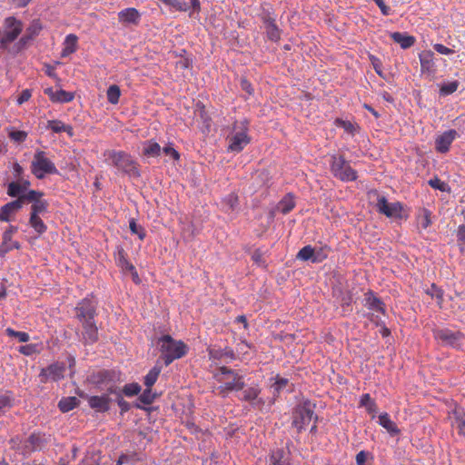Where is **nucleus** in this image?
<instances>
[{
	"instance_id": "obj_1",
	"label": "nucleus",
	"mask_w": 465,
	"mask_h": 465,
	"mask_svg": "<svg viewBox=\"0 0 465 465\" xmlns=\"http://www.w3.org/2000/svg\"><path fill=\"white\" fill-rule=\"evenodd\" d=\"M104 156L105 163L114 167L118 173L130 177H140L139 164L130 153L124 151L106 150Z\"/></svg>"
},
{
	"instance_id": "obj_2",
	"label": "nucleus",
	"mask_w": 465,
	"mask_h": 465,
	"mask_svg": "<svg viewBox=\"0 0 465 465\" xmlns=\"http://www.w3.org/2000/svg\"><path fill=\"white\" fill-rule=\"evenodd\" d=\"M214 379L221 383L218 393L226 397L232 391H239L244 388V379L237 371L225 366L219 367L213 372Z\"/></svg>"
},
{
	"instance_id": "obj_3",
	"label": "nucleus",
	"mask_w": 465,
	"mask_h": 465,
	"mask_svg": "<svg viewBox=\"0 0 465 465\" xmlns=\"http://www.w3.org/2000/svg\"><path fill=\"white\" fill-rule=\"evenodd\" d=\"M249 126L250 123L247 119L234 121L226 137L228 142L227 149L229 152L238 153L251 143Z\"/></svg>"
},
{
	"instance_id": "obj_4",
	"label": "nucleus",
	"mask_w": 465,
	"mask_h": 465,
	"mask_svg": "<svg viewBox=\"0 0 465 465\" xmlns=\"http://www.w3.org/2000/svg\"><path fill=\"white\" fill-rule=\"evenodd\" d=\"M158 345L166 366L183 357L188 351V346L183 341L174 340L170 335L162 336L158 340Z\"/></svg>"
},
{
	"instance_id": "obj_5",
	"label": "nucleus",
	"mask_w": 465,
	"mask_h": 465,
	"mask_svg": "<svg viewBox=\"0 0 465 465\" xmlns=\"http://www.w3.org/2000/svg\"><path fill=\"white\" fill-rule=\"evenodd\" d=\"M314 409L315 404L308 400L301 401L293 409L292 413V425L297 430L298 433L305 430L312 420L317 421L318 417L314 413Z\"/></svg>"
},
{
	"instance_id": "obj_6",
	"label": "nucleus",
	"mask_w": 465,
	"mask_h": 465,
	"mask_svg": "<svg viewBox=\"0 0 465 465\" xmlns=\"http://www.w3.org/2000/svg\"><path fill=\"white\" fill-rule=\"evenodd\" d=\"M121 381V373L114 370H102L90 376V381L99 390L108 394L117 393V383Z\"/></svg>"
},
{
	"instance_id": "obj_7",
	"label": "nucleus",
	"mask_w": 465,
	"mask_h": 465,
	"mask_svg": "<svg viewBox=\"0 0 465 465\" xmlns=\"http://www.w3.org/2000/svg\"><path fill=\"white\" fill-rule=\"evenodd\" d=\"M31 171L38 179H43L45 174L58 173L54 163L46 156L45 152L36 151L31 163Z\"/></svg>"
},
{
	"instance_id": "obj_8",
	"label": "nucleus",
	"mask_w": 465,
	"mask_h": 465,
	"mask_svg": "<svg viewBox=\"0 0 465 465\" xmlns=\"http://www.w3.org/2000/svg\"><path fill=\"white\" fill-rule=\"evenodd\" d=\"M332 174L342 182H351L357 179V172L341 155H332L331 162Z\"/></svg>"
},
{
	"instance_id": "obj_9",
	"label": "nucleus",
	"mask_w": 465,
	"mask_h": 465,
	"mask_svg": "<svg viewBox=\"0 0 465 465\" xmlns=\"http://www.w3.org/2000/svg\"><path fill=\"white\" fill-rule=\"evenodd\" d=\"M23 30L22 23L15 17H7L5 21L4 30L0 36V43L6 47L14 42Z\"/></svg>"
},
{
	"instance_id": "obj_10",
	"label": "nucleus",
	"mask_w": 465,
	"mask_h": 465,
	"mask_svg": "<svg viewBox=\"0 0 465 465\" xmlns=\"http://www.w3.org/2000/svg\"><path fill=\"white\" fill-rule=\"evenodd\" d=\"M436 340L444 345L459 348L461 345L463 334L460 331H454L450 329H437L433 331Z\"/></svg>"
},
{
	"instance_id": "obj_11",
	"label": "nucleus",
	"mask_w": 465,
	"mask_h": 465,
	"mask_svg": "<svg viewBox=\"0 0 465 465\" xmlns=\"http://www.w3.org/2000/svg\"><path fill=\"white\" fill-rule=\"evenodd\" d=\"M376 208L380 213L389 218H399L402 211V205L399 202L389 203L384 196L378 197Z\"/></svg>"
},
{
	"instance_id": "obj_12",
	"label": "nucleus",
	"mask_w": 465,
	"mask_h": 465,
	"mask_svg": "<svg viewBox=\"0 0 465 465\" xmlns=\"http://www.w3.org/2000/svg\"><path fill=\"white\" fill-rule=\"evenodd\" d=\"M76 318L80 322L94 320L96 314V302L92 298H84L75 307Z\"/></svg>"
},
{
	"instance_id": "obj_13",
	"label": "nucleus",
	"mask_w": 465,
	"mask_h": 465,
	"mask_svg": "<svg viewBox=\"0 0 465 465\" xmlns=\"http://www.w3.org/2000/svg\"><path fill=\"white\" fill-rule=\"evenodd\" d=\"M18 228L14 225H10L3 233V242L0 245V255L5 256L7 252L12 250L19 249L20 243L17 241L13 240V236L16 233Z\"/></svg>"
},
{
	"instance_id": "obj_14",
	"label": "nucleus",
	"mask_w": 465,
	"mask_h": 465,
	"mask_svg": "<svg viewBox=\"0 0 465 465\" xmlns=\"http://www.w3.org/2000/svg\"><path fill=\"white\" fill-rule=\"evenodd\" d=\"M65 367L62 363H54L47 368L42 369L39 375L42 382H47L48 381H59L64 377Z\"/></svg>"
},
{
	"instance_id": "obj_15",
	"label": "nucleus",
	"mask_w": 465,
	"mask_h": 465,
	"mask_svg": "<svg viewBox=\"0 0 465 465\" xmlns=\"http://www.w3.org/2000/svg\"><path fill=\"white\" fill-rule=\"evenodd\" d=\"M449 420L453 430H457L460 436L465 438V411L462 409H455L449 415Z\"/></svg>"
},
{
	"instance_id": "obj_16",
	"label": "nucleus",
	"mask_w": 465,
	"mask_h": 465,
	"mask_svg": "<svg viewBox=\"0 0 465 465\" xmlns=\"http://www.w3.org/2000/svg\"><path fill=\"white\" fill-rule=\"evenodd\" d=\"M457 132L449 130L438 136L435 141V148L439 153H445L449 152L450 144L455 140Z\"/></svg>"
},
{
	"instance_id": "obj_17",
	"label": "nucleus",
	"mask_w": 465,
	"mask_h": 465,
	"mask_svg": "<svg viewBox=\"0 0 465 465\" xmlns=\"http://www.w3.org/2000/svg\"><path fill=\"white\" fill-rule=\"evenodd\" d=\"M364 306L373 312H379L381 314H385L386 312L383 302L371 291H369L364 294Z\"/></svg>"
},
{
	"instance_id": "obj_18",
	"label": "nucleus",
	"mask_w": 465,
	"mask_h": 465,
	"mask_svg": "<svg viewBox=\"0 0 465 465\" xmlns=\"http://www.w3.org/2000/svg\"><path fill=\"white\" fill-rule=\"evenodd\" d=\"M83 326V339L85 343L93 344L98 341V329L94 320L81 322Z\"/></svg>"
},
{
	"instance_id": "obj_19",
	"label": "nucleus",
	"mask_w": 465,
	"mask_h": 465,
	"mask_svg": "<svg viewBox=\"0 0 465 465\" xmlns=\"http://www.w3.org/2000/svg\"><path fill=\"white\" fill-rule=\"evenodd\" d=\"M21 200H15L0 208V221L9 222L15 215V213L21 209Z\"/></svg>"
},
{
	"instance_id": "obj_20",
	"label": "nucleus",
	"mask_w": 465,
	"mask_h": 465,
	"mask_svg": "<svg viewBox=\"0 0 465 465\" xmlns=\"http://www.w3.org/2000/svg\"><path fill=\"white\" fill-rule=\"evenodd\" d=\"M51 441V435L40 432H35L27 438V442L31 445L33 451L42 450Z\"/></svg>"
},
{
	"instance_id": "obj_21",
	"label": "nucleus",
	"mask_w": 465,
	"mask_h": 465,
	"mask_svg": "<svg viewBox=\"0 0 465 465\" xmlns=\"http://www.w3.org/2000/svg\"><path fill=\"white\" fill-rule=\"evenodd\" d=\"M422 73L431 74L435 71L434 54L430 50H424L419 54Z\"/></svg>"
},
{
	"instance_id": "obj_22",
	"label": "nucleus",
	"mask_w": 465,
	"mask_h": 465,
	"mask_svg": "<svg viewBox=\"0 0 465 465\" xmlns=\"http://www.w3.org/2000/svg\"><path fill=\"white\" fill-rule=\"evenodd\" d=\"M45 94L49 96L50 100L54 103H68L74 99V94L63 89L54 91L53 88H45Z\"/></svg>"
},
{
	"instance_id": "obj_23",
	"label": "nucleus",
	"mask_w": 465,
	"mask_h": 465,
	"mask_svg": "<svg viewBox=\"0 0 465 465\" xmlns=\"http://www.w3.org/2000/svg\"><path fill=\"white\" fill-rule=\"evenodd\" d=\"M140 14L137 9L130 7L125 8L118 13L119 22L124 25H137L140 21Z\"/></svg>"
},
{
	"instance_id": "obj_24",
	"label": "nucleus",
	"mask_w": 465,
	"mask_h": 465,
	"mask_svg": "<svg viewBox=\"0 0 465 465\" xmlns=\"http://www.w3.org/2000/svg\"><path fill=\"white\" fill-rule=\"evenodd\" d=\"M110 399L108 395L88 397L89 406L97 412H104L109 410Z\"/></svg>"
},
{
	"instance_id": "obj_25",
	"label": "nucleus",
	"mask_w": 465,
	"mask_h": 465,
	"mask_svg": "<svg viewBox=\"0 0 465 465\" xmlns=\"http://www.w3.org/2000/svg\"><path fill=\"white\" fill-rule=\"evenodd\" d=\"M30 186V182L22 180L20 182H11L7 186V194L11 197H17L24 195Z\"/></svg>"
},
{
	"instance_id": "obj_26",
	"label": "nucleus",
	"mask_w": 465,
	"mask_h": 465,
	"mask_svg": "<svg viewBox=\"0 0 465 465\" xmlns=\"http://www.w3.org/2000/svg\"><path fill=\"white\" fill-rule=\"evenodd\" d=\"M263 24L265 25V30L267 36L272 41H278L281 37V31L275 24V20L272 18L270 15H264L262 17Z\"/></svg>"
},
{
	"instance_id": "obj_27",
	"label": "nucleus",
	"mask_w": 465,
	"mask_h": 465,
	"mask_svg": "<svg viewBox=\"0 0 465 465\" xmlns=\"http://www.w3.org/2000/svg\"><path fill=\"white\" fill-rule=\"evenodd\" d=\"M379 424L384 428L391 436H397L401 433V430L397 424L391 419L387 412L379 415Z\"/></svg>"
},
{
	"instance_id": "obj_28",
	"label": "nucleus",
	"mask_w": 465,
	"mask_h": 465,
	"mask_svg": "<svg viewBox=\"0 0 465 465\" xmlns=\"http://www.w3.org/2000/svg\"><path fill=\"white\" fill-rule=\"evenodd\" d=\"M260 392H261V390L257 386L249 387L242 391V398H240V400L248 401L252 406H256L258 404L262 405V404H263V401L261 399L257 400Z\"/></svg>"
},
{
	"instance_id": "obj_29",
	"label": "nucleus",
	"mask_w": 465,
	"mask_h": 465,
	"mask_svg": "<svg viewBox=\"0 0 465 465\" xmlns=\"http://www.w3.org/2000/svg\"><path fill=\"white\" fill-rule=\"evenodd\" d=\"M77 42L78 37L74 35L70 34L66 35L64 43H63V49L61 52L62 57H67L70 54H74L77 50Z\"/></svg>"
},
{
	"instance_id": "obj_30",
	"label": "nucleus",
	"mask_w": 465,
	"mask_h": 465,
	"mask_svg": "<svg viewBox=\"0 0 465 465\" xmlns=\"http://www.w3.org/2000/svg\"><path fill=\"white\" fill-rule=\"evenodd\" d=\"M269 465H291L289 455L282 449L272 450L269 458Z\"/></svg>"
},
{
	"instance_id": "obj_31",
	"label": "nucleus",
	"mask_w": 465,
	"mask_h": 465,
	"mask_svg": "<svg viewBox=\"0 0 465 465\" xmlns=\"http://www.w3.org/2000/svg\"><path fill=\"white\" fill-rule=\"evenodd\" d=\"M11 448L20 454L26 456L33 452L31 445L26 440H23L20 437H15L10 440Z\"/></svg>"
},
{
	"instance_id": "obj_32",
	"label": "nucleus",
	"mask_w": 465,
	"mask_h": 465,
	"mask_svg": "<svg viewBox=\"0 0 465 465\" xmlns=\"http://www.w3.org/2000/svg\"><path fill=\"white\" fill-rule=\"evenodd\" d=\"M391 38L401 45V48L407 49L415 43V37L407 34L394 32L391 34Z\"/></svg>"
},
{
	"instance_id": "obj_33",
	"label": "nucleus",
	"mask_w": 465,
	"mask_h": 465,
	"mask_svg": "<svg viewBox=\"0 0 465 465\" xmlns=\"http://www.w3.org/2000/svg\"><path fill=\"white\" fill-rule=\"evenodd\" d=\"M115 262L123 271L134 270V265L128 261L127 254L123 247L118 246L115 253Z\"/></svg>"
},
{
	"instance_id": "obj_34",
	"label": "nucleus",
	"mask_w": 465,
	"mask_h": 465,
	"mask_svg": "<svg viewBox=\"0 0 465 465\" xmlns=\"http://www.w3.org/2000/svg\"><path fill=\"white\" fill-rule=\"evenodd\" d=\"M162 148L160 144L153 140L146 141L143 143V155L147 157H157L160 155Z\"/></svg>"
},
{
	"instance_id": "obj_35",
	"label": "nucleus",
	"mask_w": 465,
	"mask_h": 465,
	"mask_svg": "<svg viewBox=\"0 0 465 465\" xmlns=\"http://www.w3.org/2000/svg\"><path fill=\"white\" fill-rule=\"evenodd\" d=\"M295 206L294 198L292 194L285 195L278 203L277 210L283 214L290 213Z\"/></svg>"
},
{
	"instance_id": "obj_36",
	"label": "nucleus",
	"mask_w": 465,
	"mask_h": 465,
	"mask_svg": "<svg viewBox=\"0 0 465 465\" xmlns=\"http://www.w3.org/2000/svg\"><path fill=\"white\" fill-rule=\"evenodd\" d=\"M79 400L76 397L62 398L58 402V408L62 412H68L77 407Z\"/></svg>"
},
{
	"instance_id": "obj_37",
	"label": "nucleus",
	"mask_w": 465,
	"mask_h": 465,
	"mask_svg": "<svg viewBox=\"0 0 465 465\" xmlns=\"http://www.w3.org/2000/svg\"><path fill=\"white\" fill-rule=\"evenodd\" d=\"M29 224L38 235L45 233L47 226L39 215H30Z\"/></svg>"
},
{
	"instance_id": "obj_38",
	"label": "nucleus",
	"mask_w": 465,
	"mask_h": 465,
	"mask_svg": "<svg viewBox=\"0 0 465 465\" xmlns=\"http://www.w3.org/2000/svg\"><path fill=\"white\" fill-rule=\"evenodd\" d=\"M44 193L39 191L35 190H29L25 193L24 195L20 196V198H17L16 200H21V207H23V204L27 203H34L35 202L38 201L43 197Z\"/></svg>"
},
{
	"instance_id": "obj_39",
	"label": "nucleus",
	"mask_w": 465,
	"mask_h": 465,
	"mask_svg": "<svg viewBox=\"0 0 465 465\" xmlns=\"http://www.w3.org/2000/svg\"><path fill=\"white\" fill-rule=\"evenodd\" d=\"M161 372V368L158 366H154L152 368L149 372L144 376L143 383L145 387L152 388L153 385L156 382Z\"/></svg>"
},
{
	"instance_id": "obj_40",
	"label": "nucleus",
	"mask_w": 465,
	"mask_h": 465,
	"mask_svg": "<svg viewBox=\"0 0 465 465\" xmlns=\"http://www.w3.org/2000/svg\"><path fill=\"white\" fill-rule=\"evenodd\" d=\"M360 406L365 407L366 411L374 415L377 411V406L375 401L371 398L369 393H365L361 397Z\"/></svg>"
},
{
	"instance_id": "obj_41",
	"label": "nucleus",
	"mask_w": 465,
	"mask_h": 465,
	"mask_svg": "<svg viewBox=\"0 0 465 465\" xmlns=\"http://www.w3.org/2000/svg\"><path fill=\"white\" fill-rule=\"evenodd\" d=\"M48 203L42 198L32 203L30 215H39L47 211Z\"/></svg>"
},
{
	"instance_id": "obj_42",
	"label": "nucleus",
	"mask_w": 465,
	"mask_h": 465,
	"mask_svg": "<svg viewBox=\"0 0 465 465\" xmlns=\"http://www.w3.org/2000/svg\"><path fill=\"white\" fill-rule=\"evenodd\" d=\"M121 91L118 85H110L106 92L107 100L112 104H116L119 102Z\"/></svg>"
},
{
	"instance_id": "obj_43",
	"label": "nucleus",
	"mask_w": 465,
	"mask_h": 465,
	"mask_svg": "<svg viewBox=\"0 0 465 465\" xmlns=\"http://www.w3.org/2000/svg\"><path fill=\"white\" fill-rule=\"evenodd\" d=\"M426 293L432 299H435L438 305L441 307L443 302V291L436 284H431L430 288L426 291Z\"/></svg>"
},
{
	"instance_id": "obj_44",
	"label": "nucleus",
	"mask_w": 465,
	"mask_h": 465,
	"mask_svg": "<svg viewBox=\"0 0 465 465\" xmlns=\"http://www.w3.org/2000/svg\"><path fill=\"white\" fill-rule=\"evenodd\" d=\"M315 249L311 245L302 247L297 253L296 258L301 261H311L312 262Z\"/></svg>"
},
{
	"instance_id": "obj_45",
	"label": "nucleus",
	"mask_w": 465,
	"mask_h": 465,
	"mask_svg": "<svg viewBox=\"0 0 465 465\" xmlns=\"http://www.w3.org/2000/svg\"><path fill=\"white\" fill-rule=\"evenodd\" d=\"M336 124L340 127H342L344 129L345 132H347L348 134H354L358 129H359V126L350 121H344V120H341V119H337L336 120Z\"/></svg>"
},
{
	"instance_id": "obj_46",
	"label": "nucleus",
	"mask_w": 465,
	"mask_h": 465,
	"mask_svg": "<svg viewBox=\"0 0 465 465\" xmlns=\"http://www.w3.org/2000/svg\"><path fill=\"white\" fill-rule=\"evenodd\" d=\"M5 332L9 337H14V338L18 339V341L20 342H27L30 340L29 334L25 331H15L12 328H7L5 330Z\"/></svg>"
},
{
	"instance_id": "obj_47",
	"label": "nucleus",
	"mask_w": 465,
	"mask_h": 465,
	"mask_svg": "<svg viewBox=\"0 0 465 465\" xmlns=\"http://www.w3.org/2000/svg\"><path fill=\"white\" fill-rule=\"evenodd\" d=\"M130 231L134 234H137L140 240H143L146 236L145 230L138 225L134 219H131L129 222Z\"/></svg>"
},
{
	"instance_id": "obj_48",
	"label": "nucleus",
	"mask_w": 465,
	"mask_h": 465,
	"mask_svg": "<svg viewBox=\"0 0 465 465\" xmlns=\"http://www.w3.org/2000/svg\"><path fill=\"white\" fill-rule=\"evenodd\" d=\"M141 391V386L138 383H129L124 385L123 393L127 397L138 395Z\"/></svg>"
},
{
	"instance_id": "obj_49",
	"label": "nucleus",
	"mask_w": 465,
	"mask_h": 465,
	"mask_svg": "<svg viewBox=\"0 0 465 465\" xmlns=\"http://www.w3.org/2000/svg\"><path fill=\"white\" fill-rule=\"evenodd\" d=\"M156 397V394L152 391V388H147L140 394L139 400L143 404H151Z\"/></svg>"
},
{
	"instance_id": "obj_50",
	"label": "nucleus",
	"mask_w": 465,
	"mask_h": 465,
	"mask_svg": "<svg viewBox=\"0 0 465 465\" xmlns=\"http://www.w3.org/2000/svg\"><path fill=\"white\" fill-rule=\"evenodd\" d=\"M66 124L60 120H50L47 122V129L55 134H60L64 131Z\"/></svg>"
},
{
	"instance_id": "obj_51",
	"label": "nucleus",
	"mask_w": 465,
	"mask_h": 465,
	"mask_svg": "<svg viewBox=\"0 0 465 465\" xmlns=\"http://www.w3.org/2000/svg\"><path fill=\"white\" fill-rule=\"evenodd\" d=\"M428 183L433 189L439 190L440 192H448L450 190L449 185L438 177H434L429 180Z\"/></svg>"
},
{
	"instance_id": "obj_52",
	"label": "nucleus",
	"mask_w": 465,
	"mask_h": 465,
	"mask_svg": "<svg viewBox=\"0 0 465 465\" xmlns=\"http://www.w3.org/2000/svg\"><path fill=\"white\" fill-rule=\"evenodd\" d=\"M12 407V399L7 394L0 395V416Z\"/></svg>"
},
{
	"instance_id": "obj_53",
	"label": "nucleus",
	"mask_w": 465,
	"mask_h": 465,
	"mask_svg": "<svg viewBox=\"0 0 465 465\" xmlns=\"http://www.w3.org/2000/svg\"><path fill=\"white\" fill-rule=\"evenodd\" d=\"M329 250L327 247H322L318 250L315 249L312 262L319 263L323 262L328 257Z\"/></svg>"
},
{
	"instance_id": "obj_54",
	"label": "nucleus",
	"mask_w": 465,
	"mask_h": 465,
	"mask_svg": "<svg viewBox=\"0 0 465 465\" xmlns=\"http://www.w3.org/2000/svg\"><path fill=\"white\" fill-rule=\"evenodd\" d=\"M223 202L230 210L233 211L238 205V196L235 193H230Z\"/></svg>"
},
{
	"instance_id": "obj_55",
	"label": "nucleus",
	"mask_w": 465,
	"mask_h": 465,
	"mask_svg": "<svg viewBox=\"0 0 465 465\" xmlns=\"http://www.w3.org/2000/svg\"><path fill=\"white\" fill-rule=\"evenodd\" d=\"M288 384V380L285 378H282L277 376L275 382L272 385L274 393H280V391L286 387Z\"/></svg>"
},
{
	"instance_id": "obj_56",
	"label": "nucleus",
	"mask_w": 465,
	"mask_h": 465,
	"mask_svg": "<svg viewBox=\"0 0 465 465\" xmlns=\"http://www.w3.org/2000/svg\"><path fill=\"white\" fill-rule=\"evenodd\" d=\"M18 351L20 353L26 355V356L33 355L38 351L37 345H35V344H26V345L20 346Z\"/></svg>"
},
{
	"instance_id": "obj_57",
	"label": "nucleus",
	"mask_w": 465,
	"mask_h": 465,
	"mask_svg": "<svg viewBox=\"0 0 465 465\" xmlns=\"http://www.w3.org/2000/svg\"><path fill=\"white\" fill-rule=\"evenodd\" d=\"M9 137L15 142L22 143L26 139L27 134L24 131H11Z\"/></svg>"
},
{
	"instance_id": "obj_58",
	"label": "nucleus",
	"mask_w": 465,
	"mask_h": 465,
	"mask_svg": "<svg viewBox=\"0 0 465 465\" xmlns=\"http://www.w3.org/2000/svg\"><path fill=\"white\" fill-rule=\"evenodd\" d=\"M458 88L457 82H450L440 88V92L444 94H450L454 93Z\"/></svg>"
},
{
	"instance_id": "obj_59",
	"label": "nucleus",
	"mask_w": 465,
	"mask_h": 465,
	"mask_svg": "<svg viewBox=\"0 0 465 465\" xmlns=\"http://www.w3.org/2000/svg\"><path fill=\"white\" fill-rule=\"evenodd\" d=\"M163 152L173 160H179L180 158V153L172 145L164 146Z\"/></svg>"
},
{
	"instance_id": "obj_60",
	"label": "nucleus",
	"mask_w": 465,
	"mask_h": 465,
	"mask_svg": "<svg viewBox=\"0 0 465 465\" xmlns=\"http://www.w3.org/2000/svg\"><path fill=\"white\" fill-rule=\"evenodd\" d=\"M116 395H117V403H118L119 408L121 409V411L125 412V411H129L130 404L126 401L124 400V398L121 396L118 390H117Z\"/></svg>"
},
{
	"instance_id": "obj_61",
	"label": "nucleus",
	"mask_w": 465,
	"mask_h": 465,
	"mask_svg": "<svg viewBox=\"0 0 465 465\" xmlns=\"http://www.w3.org/2000/svg\"><path fill=\"white\" fill-rule=\"evenodd\" d=\"M433 48L435 51H437L439 54H446V55H449V54H451L454 53V51L441 44H435L433 45Z\"/></svg>"
},
{
	"instance_id": "obj_62",
	"label": "nucleus",
	"mask_w": 465,
	"mask_h": 465,
	"mask_svg": "<svg viewBox=\"0 0 465 465\" xmlns=\"http://www.w3.org/2000/svg\"><path fill=\"white\" fill-rule=\"evenodd\" d=\"M252 260L258 265H263L265 261L263 260L262 253L260 250H255L252 255Z\"/></svg>"
},
{
	"instance_id": "obj_63",
	"label": "nucleus",
	"mask_w": 465,
	"mask_h": 465,
	"mask_svg": "<svg viewBox=\"0 0 465 465\" xmlns=\"http://www.w3.org/2000/svg\"><path fill=\"white\" fill-rule=\"evenodd\" d=\"M32 96L31 91L28 89L23 90L20 95L17 98V104H22L27 102Z\"/></svg>"
},
{
	"instance_id": "obj_64",
	"label": "nucleus",
	"mask_w": 465,
	"mask_h": 465,
	"mask_svg": "<svg viewBox=\"0 0 465 465\" xmlns=\"http://www.w3.org/2000/svg\"><path fill=\"white\" fill-rule=\"evenodd\" d=\"M368 454L361 450L356 455V463L357 465H366Z\"/></svg>"
}]
</instances>
